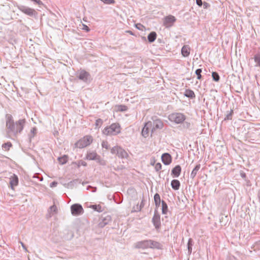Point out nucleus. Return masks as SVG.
<instances>
[{
	"instance_id": "obj_2",
	"label": "nucleus",
	"mask_w": 260,
	"mask_h": 260,
	"mask_svg": "<svg viewBox=\"0 0 260 260\" xmlns=\"http://www.w3.org/2000/svg\"><path fill=\"white\" fill-rule=\"evenodd\" d=\"M120 133V126L118 123H114L105 127L103 133L106 135L115 136Z\"/></svg>"
},
{
	"instance_id": "obj_49",
	"label": "nucleus",
	"mask_w": 260,
	"mask_h": 260,
	"mask_svg": "<svg viewBox=\"0 0 260 260\" xmlns=\"http://www.w3.org/2000/svg\"><path fill=\"white\" fill-rule=\"evenodd\" d=\"M57 184V182H56V181H53V182H51V183H50V186L51 187H55V186H56Z\"/></svg>"
},
{
	"instance_id": "obj_18",
	"label": "nucleus",
	"mask_w": 260,
	"mask_h": 260,
	"mask_svg": "<svg viewBox=\"0 0 260 260\" xmlns=\"http://www.w3.org/2000/svg\"><path fill=\"white\" fill-rule=\"evenodd\" d=\"M181 172V167L180 165L176 166L171 171V175L174 177H178Z\"/></svg>"
},
{
	"instance_id": "obj_20",
	"label": "nucleus",
	"mask_w": 260,
	"mask_h": 260,
	"mask_svg": "<svg viewBox=\"0 0 260 260\" xmlns=\"http://www.w3.org/2000/svg\"><path fill=\"white\" fill-rule=\"evenodd\" d=\"M98 155H99L94 151L89 152L87 153L85 158L87 160H95Z\"/></svg>"
},
{
	"instance_id": "obj_30",
	"label": "nucleus",
	"mask_w": 260,
	"mask_h": 260,
	"mask_svg": "<svg viewBox=\"0 0 260 260\" xmlns=\"http://www.w3.org/2000/svg\"><path fill=\"white\" fill-rule=\"evenodd\" d=\"M58 160L60 164H65L68 161V156L66 155H64L62 157H58Z\"/></svg>"
},
{
	"instance_id": "obj_21",
	"label": "nucleus",
	"mask_w": 260,
	"mask_h": 260,
	"mask_svg": "<svg viewBox=\"0 0 260 260\" xmlns=\"http://www.w3.org/2000/svg\"><path fill=\"white\" fill-rule=\"evenodd\" d=\"M171 185L173 189L178 190L180 186V181L178 180L174 179L171 181Z\"/></svg>"
},
{
	"instance_id": "obj_25",
	"label": "nucleus",
	"mask_w": 260,
	"mask_h": 260,
	"mask_svg": "<svg viewBox=\"0 0 260 260\" xmlns=\"http://www.w3.org/2000/svg\"><path fill=\"white\" fill-rule=\"evenodd\" d=\"M156 33L155 31L151 32L148 36V40L150 43L153 42L156 38Z\"/></svg>"
},
{
	"instance_id": "obj_11",
	"label": "nucleus",
	"mask_w": 260,
	"mask_h": 260,
	"mask_svg": "<svg viewBox=\"0 0 260 260\" xmlns=\"http://www.w3.org/2000/svg\"><path fill=\"white\" fill-rule=\"evenodd\" d=\"M111 221V217L110 215H106L102 216L99 223V226L101 228H104Z\"/></svg>"
},
{
	"instance_id": "obj_44",
	"label": "nucleus",
	"mask_w": 260,
	"mask_h": 260,
	"mask_svg": "<svg viewBox=\"0 0 260 260\" xmlns=\"http://www.w3.org/2000/svg\"><path fill=\"white\" fill-rule=\"evenodd\" d=\"M106 4H112L115 3L114 0H101Z\"/></svg>"
},
{
	"instance_id": "obj_35",
	"label": "nucleus",
	"mask_w": 260,
	"mask_h": 260,
	"mask_svg": "<svg viewBox=\"0 0 260 260\" xmlns=\"http://www.w3.org/2000/svg\"><path fill=\"white\" fill-rule=\"evenodd\" d=\"M37 131V129L36 127H32L30 130V134L29 136L30 139L34 137L35 135L36 134Z\"/></svg>"
},
{
	"instance_id": "obj_4",
	"label": "nucleus",
	"mask_w": 260,
	"mask_h": 260,
	"mask_svg": "<svg viewBox=\"0 0 260 260\" xmlns=\"http://www.w3.org/2000/svg\"><path fill=\"white\" fill-rule=\"evenodd\" d=\"M169 119L172 122L177 124H180L183 123L185 120L186 116L181 113H173L169 115Z\"/></svg>"
},
{
	"instance_id": "obj_9",
	"label": "nucleus",
	"mask_w": 260,
	"mask_h": 260,
	"mask_svg": "<svg viewBox=\"0 0 260 260\" xmlns=\"http://www.w3.org/2000/svg\"><path fill=\"white\" fill-rule=\"evenodd\" d=\"M71 213L73 215L78 216L83 213L82 206L79 204H75L71 207Z\"/></svg>"
},
{
	"instance_id": "obj_37",
	"label": "nucleus",
	"mask_w": 260,
	"mask_h": 260,
	"mask_svg": "<svg viewBox=\"0 0 260 260\" xmlns=\"http://www.w3.org/2000/svg\"><path fill=\"white\" fill-rule=\"evenodd\" d=\"M145 202H146L145 200L143 199L140 203L139 207H138V206H137V209L138 211H141L142 208H143L144 207Z\"/></svg>"
},
{
	"instance_id": "obj_16",
	"label": "nucleus",
	"mask_w": 260,
	"mask_h": 260,
	"mask_svg": "<svg viewBox=\"0 0 260 260\" xmlns=\"http://www.w3.org/2000/svg\"><path fill=\"white\" fill-rule=\"evenodd\" d=\"M161 160L164 165H169L172 162V156L168 153H165L161 155Z\"/></svg>"
},
{
	"instance_id": "obj_14",
	"label": "nucleus",
	"mask_w": 260,
	"mask_h": 260,
	"mask_svg": "<svg viewBox=\"0 0 260 260\" xmlns=\"http://www.w3.org/2000/svg\"><path fill=\"white\" fill-rule=\"evenodd\" d=\"M150 129L151 130V121H149L145 123L142 131V136L145 138L148 137Z\"/></svg>"
},
{
	"instance_id": "obj_31",
	"label": "nucleus",
	"mask_w": 260,
	"mask_h": 260,
	"mask_svg": "<svg viewBox=\"0 0 260 260\" xmlns=\"http://www.w3.org/2000/svg\"><path fill=\"white\" fill-rule=\"evenodd\" d=\"M12 146V144L11 142H9L5 143L2 145V148L5 151H8L10 149V148Z\"/></svg>"
},
{
	"instance_id": "obj_24",
	"label": "nucleus",
	"mask_w": 260,
	"mask_h": 260,
	"mask_svg": "<svg viewBox=\"0 0 260 260\" xmlns=\"http://www.w3.org/2000/svg\"><path fill=\"white\" fill-rule=\"evenodd\" d=\"M201 168V165L198 164L196 166V167L194 168L192 172L190 174V178L192 179H193L197 175L198 171L199 170V169Z\"/></svg>"
},
{
	"instance_id": "obj_53",
	"label": "nucleus",
	"mask_w": 260,
	"mask_h": 260,
	"mask_svg": "<svg viewBox=\"0 0 260 260\" xmlns=\"http://www.w3.org/2000/svg\"><path fill=\"white\" fill-rule=\"evenodd\" d=\"M241 176L243 178L246 177V174L245 173H241Z\"/></svg>"
},
{
	"instance_id": "obj_38",
	"label": "nucleus",
	"mask_w": 260,
	"mask_h": 260,
	"mask_svg": "<svg viewBox=\"0 0 260 260\" xmlns=\"http://www.w3.org/2000/svg\"><path fill=\"white\" fill-rule=\"evenodd\" d=\"M103 120L100 119V118H99L96 121H95V126L96 127H100L102 124H103Z\"/></svg>"
},
{
	"instance_id": "obj_6",
	"label": "nucleus",
	"mask_w": 260,
	"mask_h": 260,
	"mask_svg": "<svg viewBox=\"0 0 260 260\" xmlns=\"http://www.w3.org/2000/svg\"><path fill=\"white\" fill-rule=\"evenodd\" d=\"M18 9L24 14L28 15L29 17H36L37 15V12L34 9L30 8L27 6L24 5H18Z\"/></svg>"
},
{
	"instance_id": "obj_19",
	"label": "nucleus",
	"mask_w": 260,
	"mask_h": 260,
	"mask_svg": "<svg viewBox=\"0 0 260 260\" xmlns=\"http://www.w3.org/2000/svg\"><path fill=\"white\" fill-rule=\"evenodd\" d=\"M190 48L188 45H184L181 49V53L184 57H187L190 54Z\"/></svg>"
},
{
	"instance_id": "obj_54",
	"label": "nucleus",
	"mask_w": 260,
	"mask_h": 260,
	"mask_svg": "<svg viewBox=\"0 0 260 260\" xmlns=\"http://www.w3.org/2000/svg\"><path fill=\"white\" fill-rule=\"evenodd\" d=\"M126 32L129 33V34H130L131 35H134L133 32L132 31H131V30H128Z\"/></svg>"
},
{
	"instance_id": "obj_50",
	"label": "nucleus",
	"mask_w": 260,
	"mask_h": 260,
	"mask_svg": "<svg viewBox=\"0 0 260 260\" xmlns=\"http://www.w3.org/2000/svg\"><path fill=\"white\" fill-rule=\"evenodd\" d=\"M196 1L197 4L199 6L201 7L202 6L203 2H202V0H196Z\"/></svg>"
},
{
	"instance_id": "obj_17",
	"label": "nucleus",
	"mask_w": 260,
	"mask_h": 260,
	"mask_svg": "<svg viewBox=\"0 0 260 260\" xmlns=\"http://www.w3.org/2000/svg\"><path fill=\"white\" fill-rule=\"evenodd\" d=\"M149 248H155L157 249H162V245L158 242L153 241L152 240H149Z\"/></svg>"
},
{
	"instance_id": "obj_52",
	"label": "nucleus",
	"mask_w": 260,
	"mask_h": 260,
	"mask_svg": "<svg viewBox=\"0 0 260 260\" xmlns=\"http://www.w3.org/2000/svg\"><path fill=\"white\" fill-rule=\"evenodd\" d=\"M21 245H22L23 248L26 251H27V248H26V247L25 246V245H24V244L22 242H20Z\"/></svg>"
},
{
	"instance_id": "obj_26",
	"label": "nucleus",
	"mask_w": 260,
	"mask_h": 260,
	"mask_svg": "<svg viewBox=\"0 0 260 260\" xmlns=\"http://www.w3.org/2000/svg\"><path fill=\"white\" fill-rule=\"evenodd\" d=\"M80 183V181L79 179H75L73 180L70 182H69L67 184V187L68 188H73L75 184H77V183Z\"/></svg>"
},
{
	"instance_id": "obj_34",
	"label": "nucleus",
	"mask_w": 260,
	"mask_h": 260,
	"mask_svg": "<svg viewBox=\"0 0 260 260\" xmlns=\"http://www.w3.org/2000/svg\"><path fill=\"white\" fill-rule=\"evenodd\" d=\"M202 72V70L201 69H198L196 70L195 73L197 76V79L198 80H201L202 78L201 73Z\"/></svg>"
},
{
	"instance_id": "obj_32",
	"label": "nucleus",
	"mask_w": 260,
	"mask_h": 260,
	"mask_svg": "<svg viewBox=\"0 0 260 260\" xmlns=\"http://www.w3.org/2000/svg\"><path fill=\"white\" fill-rule=\"evenodd\" d=\"M212 77L213 80L216 82H218L220 80L219 75L216 72H213L212 73Z\"/></svg>"
},
{
	"instance_id": "obj_40",
	"label": "nucleus",
	"mask_w": 260,
	"mask_h": 260,
	"mask_svg": "<svg viewBox=\"0 0 260 260\" xmlns=\"http://www.w3.org/2000/svg\"><path fill=\"white\" fill-rule=\"evenodd\" d=\"M102 146L103 148H104L106 149H109V145L108 142L106 141H104L102 143Z\"/></svg>"
},
{
	"instance_id": "obj_10",
	"label": "nucleus",
	"mask_w": 260,
	"mask_h": 260,
	"mask_svg": "<svg viewBox=\"0 0 260 260\" xmlns=\"http://www.w3.org/2000/svg\"><path fill=\"white\" fill-rule=\"evenodd\" d=\"M78 77L80 80L86 83L89 82L90 80V75L89 73L85 70H81L79 73Z\"/></svg>"
},
{
	"instance_id": "obj_36",
	"label": "nucleus",
	"mask_w": 260,
	"mask_h": 260,
	"mask_svg": "<svg viewBox=\"0 0 260 260\" xmlns=\"http://www.w3.org/2000/svg\"><path fill=\"white\" fill-rule=\"evenodd\" d=\"M254 59L257 66L260 67V54H256L254 57Z\"/></svg>"
},
{
	"instance_id": "obj_28",
	"label": "nucleus",
	"mask_w": 260,
	"mask_h": 260,
	"mask_svg": "<svg viewBox=\"0 0 260 260\" xmlns=\"http://www.w3.org/2000/svg\"><path fill=\"white\" fill-rule=\"evenodd\" d=\"M192 245H193V240L191 238H189L188 239V241L187 242V249H188V254H190L191 253Z\"/></svg>"
},
{
	"instance_id": "obj_39",
	"label": "nucleus",
	"mask_w": 260,
	"mask_h": 260,
	"mask_svg": "<svg viewBox=\"0 0 260 260\" xmlns=\"http://www.w3.org/2000/svg\"><path fill=\"white\" fill-rule=\"evenodd\" d=\"M233 113V110H231L229 113H228L224 118V120H231L232 118V115Z\"/></svg>"
},
{
	"instance_id": "obj_12",
	"label": "nucleus",
	"mask_w": 260,
	"mask_h": 260,
	"mask_svg": "<svg viewBox=\"0 0 260 260\" xmlns=\"http://www.w3.org/2000/svg\"><path fill=\"white\" fill-rule=\"evenodd\" d=\"M9 186L13 190L14 189V187L16 186L18 184L19 179L18 176L13 174L9 178Z\"/></svg>"
},
{
	"instance_id": "obj_56",
	"label": "nucleus",
	"mask_w": 260,
	"mask_h": 260,
	"mask_svg": "<svg viewBox=\"0 0 260 260\" xmlns=\"http://www.w3.org/2000/svg\"><path fill=\"white\" fill-rule=\"evenodd\" d=\"M138 24H137V25H136V27H137V28L138 29H141V28L139 27V26H138Z\"/></svg>"
},
{
	"instance_id": "obj_51",
	"label": "nucleus",
	"mask_w": 260,
	"mask_h": 260,
	"mask_svg": "<svg viewBox=\"0 0 260 260\" xmlns=\"http://www.w3.org/2000/svg\"><path fill=\"white\" fill-rule=\"evenodd\" d=\"M190 126V123L189 122H185V123H184V126L186 127V128H189Z\"/></svg>"
},
{
	"instance_id": "obj_42",
	"label": "nucleus",
	"mask_w": 260,
	"mask_h": 260,
	"mask_svg": "<svg viewBox=\"0 0 260 260\" xmlns=\"http://www.w3.org/2000/svg\"><path fill=\"white\" fill-rule=\"evenodd\" d=\"M92 208L98 212H101V207L100 205H92Z\"/></svg>"
},
{
	"instance_id": "obj_5",
	"label": "nucleus",
	"mask_w": 260,
	"mask_h": 260,
	"mask_svg": "<svg viewBox=\"0 0 260 260\" xmlns=\"http://www.w3.org/2000/svg\"><path fill=\"white\" fill-rule=\"evenodd\" d=\"M92 141V138L91 136H86L77 141L75 145L76 147L83 148L89 145Z\"/></svg>"
},
{
	"instance_id": "obj_46",
	"label": "nucleus",
	"mask_w": 260,
	"mask_h": 260,
	"mask_svg": "<svg viewBox=\"0 0 260 260\" xmlns=\"http://www.w3.org/2000/svg\"><path fill=\"white\" fill-rule=\"evenodd\" d=\"M82 29L87 32H88L90 30L89 28L86 25H85V24H83Z\"/></svg>"
},
{
	"instance_id": "obj_33",
	"label": "nucleus",
	"mask_w": 260,
	"mask_h": 260,
	"mask_svg": "<svg viewBox=\"0 0 260 260\" xmlns=\"http://www.w3.org/2000/svg\"><path fill=\"white\" fill-rule=\"evenodd\" d=\"M95 160L101 165L104 166L106 165L105 160L102 159L100 155L98 156Z\"/></svg>"
},
{
	"instance_id": "obj_13",
	"label": "nucleus",
	"mask_w": 260,
	"mask_h": 260,
	"mask_svg": "<svg viewBox=\"0 0 260 260\" xmlns=\"http://www.w3.org/2000/svg\"><path fill=\"white\" fill-rule=\"evenodd\" d=\"M176 19L174 16L169 15L166 16L164 21V24L166 27L172 26L173 23L176 21Z\"/></svg>"
},
{
	"instance_id": "obj_57",
	"label": "nucleus",
	"mask_w": 260,
	"mask_h": 260,
	"mask_svg": "<svg viewBox=\"0 0 260 260\" xmlns=\"http://www.w3.org/2000/svg\"><path fill=\"white\" fill-rule=\"evenodd\" d=\"M93 189H94V190L92 191H95L96 190V187H94Z\"/></svg>"
},
{
	"instance_id": "obj_45",
	"label": "nucleus",
	"mask_w": 260,
	"mask_h": 260,
	"mask_svg": "<svg viewBox=\"0 0 260 260\" xmlns=\"http://www.w3.org/2000/svg\"><path fill=\"white\" fill-rule=\"evenodd\" d=\"M202 5L203 6V8L204 9H207L209 7H210V5L209 3H207V2H204V3H203V4Z\"/></svg>"
},
{
	"instance_id": "obj_23",
	"label": "nucleus",
	"mask_w": 260,
	"mask_h": 260,
	"mask_svg": "<svg viewBox=\"0 0 260 260\" xmlns=\"http://www.w3.org/2000/svg\"><path fill=\"white\" fill-rule=\"evenodd\" d=\"M184 95L186 97L189 98L191 99H194L196 97V95L193 91L190 89H186Z\"/></svg>"
},
{
	"instance_id": "obj_41",
	"label": "nucleus",
	"mask_w": 260,
	"mask_h": 260,
	"mask_svg": "<svg viewBox=\"0 0 260 260\" xmlns=\"http://www.w3.org/2000/svg\"><path fill=\"white\" fill-rule=\"evenodd\" d=\"M77 165L78 168H79L81 166L85 167L87 166V163L83 160H80L78 161Z\"/></svg>"
},
{
	"instance_id": "obj_29",
	"label": "nucleus",
	"mask_w": 260,
	"mask_h": 260,
	"mask_svg": "<svg viewBox=\"0 0 260 260\" xmlns=\"http://www.w3.org/2000/svg\"><path fill=\"white\" fill-rule=\"evenodd\" d=\"M116 110L118 111L124 112L127 110L128 108L125 105H120L116 106Z\"/></svg>"
},
{
	"instance_id": "obj_22",
	"label": "nucleus",
	"mask_w": 260,
	"mask_h": 260,
	"mask_svg": "<svg viewBox=\"0 0 260 260\" xmlns=\"http://www.w3.org/2000/svg\"><path fill=\"white\" fill-rule=\"evenodd\" d=\"M154 201L156 208H158L160 206V203H161L160 197L159 194L156 193L154 196Z\"/></svg>"
},
{
	"instance_id": "obj_3",
	"label": "nucleus",
	"mask_w": 260,
	"mask_h": 260,
	"mask_svg": "<svg viewBox=\"0 0 260 260\" xmlns=\"http://www.w3.org/2000/svg\"><path fill=\"white\" fill-rule=\"evenodd\" d=\"M111 153L116 154L119 158H127L128 154L127 152L120 146H116L111 149Z\"/></svg>"
},
{
	"instance_id": "obj_15",
	"label": "nucleus",
	"mask_w": 260,
	"mask_h": 260,
	"mask_svg": "<svg viewBox=\"0 0 260 260\" xmlns=\"http://www.w3.org/2000/svg\"><path fill=\"white\" fill-rule=\"evenodd\" d=\"M149 240L139 241L136 243L135 247L137 248H149Z\"/></svg>"
},
{
	"instance_id": "obj_1",
	"label": "nucleus",
	"mask_w": 260,
	"mask_h": 260,
	"mask_svg": "<svg viewBox=\"0 0 260 260\" xmlns=\"http://www.w3.org/2000/svg\"><path fill=\"white\" fill-rule=\"evenodd\" d=\"M25 123V120L24 119H20L14 123L11 115H8L7 117L6 127L9 133H12L14 134L20 133L23 129Z\"/></svg>"
},
{
	"instance_id": "obj_27",
	"label": "nucleus",
	"mask_w": 260,
	"mask_h": 260,
	"mask_svg": "<svg viewBox=\"0 0 260 260\" xmlns=\"http://www.w3.org/2000/svg\"><path fill=\"white\" fill-rule=\"evenodd\" d=\"M161 206L162 214H167L168 211V207L167 203L163 200L161 201Z\"/></svg>"
},
{
	"instance_id": "obj_7",
	"label": "nucleus",
	"mask_w": 260,
	"mask_h": 260,
	"mask_svg": "<svg viewBox=\"0 0 260 260\" xmlns=\"http://www.w3.org/2000/svg\"><path fill=\"white\" fill-rule=\"evenodd\" d=\"M151 134H153L156 130L160 129L164 126L162 121L157 118H152V121H151Z\"/></svg>"
},
{
	"instance_id": "obj_48",
	"label": "nucleus",
	"mask_w": 260,
	"mask_h": 260,
	"mask_svg": "<svg viewBox=\"0 0 260 260\" xmlns=\"http://www.w3.org/2000/svg\"><path fill=\"white\" fill-rule=\"evenodd\" d=\"M50 209L52 212H55L57 208L55 205H53L50 207Z\"/></svg>"
},
{
	"instance_id": "obj_8",
	"label": "nucleus",
	"mask_w": 260,
	"mask_h": 260,
	"mask_svg": "<svg viewBox=\"0 0 260 260\" xmlns=\"http://www.w3.org/2000/svg\"><path fill=\"white\" fill-rule=\"evenodd\" d=\"M152 222L156 230L158 231L160 228L161 226L160 216L156 209L154 211Z\"/></svg>"
},
{
	"instance_id": "obj_55",
	"label": "nucleus",
	"mask_w": 260,
	"mask_h": 260,
	"mask_svg": "<svg viewBox=\"0 0 260 260\" xmlns=\"http://www.w3.org/2000/svg\"><path fill=\"white\" fill-rule=\"evenodd\" d=\"M90 187H91V186H90V185L88 186H87V190H89V188H90Z\"/></svg>"
},
{
	"instance_id": "obj_43",
	"label": "nucleus",
	"mask_w": 260,
	"mask_h": 260,
	"mask_svg": "<svg viewBox=\"0 0 260 260\" xmlns=\"http://www.w3.org/2000/svg\"><path fill=\"white\" fill-rule=\"evenodd\" d=\"M161 164L159 162L156 164L155 166V169L156 171L158 172L161 169Z\"/></svg>"
},
{
	"instance_id": "obj_47",
	"label": "nucleus",
	"mask_w": 260,
	"mask_h": 260,
	"mask_svg": "<svg viewBox=\"0 0 260 260\" xmlns=\"http://www.w3.org/2000/svg\"><path fill=\"white\" fill-rule=\"evenodd\" d=\"M34 2L35 3L39 5H43V3L41 0H31Z\"/></svg>"
}]
</instances>
